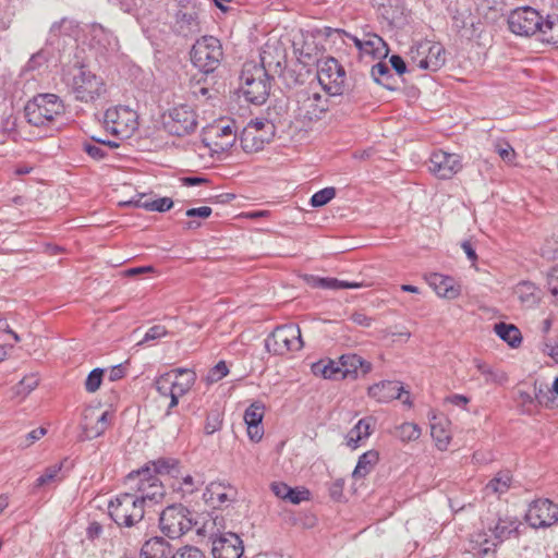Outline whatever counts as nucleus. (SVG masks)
<instances>
[{"label":"nucleus","mask_w":558,"mask_h":558,"mask_svg":"<svg viewBox=\"0 0 558 558\" xmlns=\"http://www.w3.org/2000/svg\"><path fill=\"white\" fill-rule=\"evenodd\" d=\"M379 460V454L376 450H368L364 452L357 460V464L353 470L352 476L355 480L364 478L371 473L373 468Z\"/></svg>","instance_id":"72a5a7b5"},{"label":"nucleus","mask_w":558,"mask_h":558,"mask_svg":"<svg viewBox=\"0 0 558 558\" xmlns=\"http://www.w3.org/2000/svg\"><path fill=\"white\" fill-rule=\"evenodd\" d=\"M159 527L169 538H179L193 527L191 512L180 504L168 506L160 513Z\"/></svg>","instance_id":"6e6552de"},{"label":"nucleus","mask_w":558,"mask_h":558,"mask_svg":"<svg viewBox=\"0 0 558 558\" xmlns=\"http://www.w3.org/2000/svg\"><path fill=\"white\" fill-rule=\"evenodd\" d=\"M165 130L175 136L193 133L198 125L197 114L189 105H179L162 116Z\"/></svg>","instance_id":"9b49d317"},{"label":"nucleus","mask_w":558,"mask_h":558,"mask_svg":"<svg viewBox=\"0 0 558 558\" xmlns=\"http://www.w3.org/2000/svg\"><path fill=\"white\" fill-rule=\"evenodd\" d=\"M222 426V416L219 411H211L208 413L204 426L205 434L213 435Z\"/></svg>","instance_id":"5fc2aeb1"},{"label":"nucleus","mask_w":558,"mask_h":558,"mask_svg":"<svg viewBox=\"0 0 558 558\" xmlns=\"http://www.w3.org/2000/svg\"><path fill=\"white\" fill-rule=\"evenodd\" d=\"M425 70L437 71L446 62L445 48L439 43L426 41Z\"/></svg>","instance_id":"c85d7f7f"},{"label":"nucleus","mask_w":558,"mask_h":558,"mask_svg":"<svg viewBox=\"0 0 558 558\" xmlns=\"http://www.w3.org/2000/svg\"><path fill=\"white\" fill-rule=\"evenodd\" d=\"M210 539L214 558H241L244 553L243 542L234 533L213 535Z\"/></svg>","instance_id":"dca6fc26"},{"label":"nucleus","mask_w":558,"mask_h":558,"mask_svg":"<svg viewBox=\"0 0 558 558\" xmlns=\"http://www.w3.org/2000/svg\"><path fill=\"white\" fill-rule=\"evenodd\" d=\"M217 136L219 138H223V137L228 138L227 142H216L215 143V145L221 150H228L229 148H231L233 146V144L236 141V134H235V131L233 130L232 124H227V125L221 126L218 130Z\"/></svg>","instance_id":"09e8293b"},{"label":"nucleus","mask_w":558,"mask_h":558,"mask_svg":"<svg viewBox=\"0 0 558 558\" xmlns=\"http://www.w3.org/2000/svg\"><path fill=\"white\" fill-rule=\"evenodd\" d=\"M105 128L120 138H129L137 130V113L124 106L108 108L104 118Z\"/></svg>","instance_id":"9d476101"},{"label":"nucleus","mask_w":558,"mask_h":558,"mask_svg":"<svg viewBox=\"0 0 558 558\" xmlns=\"http://www.w3.org/2000/svg\"><path fill=\"white\" fill-rule=\"evenodd\" d=\"M314 375H320L326 379H344L342 377V369L340 360L338 362L328 360L314 363L312 366Z\"/></svg>","instance_id":"f704fd0d"},{"label":"nucleus","mask_w":558,"mask_h":558,"mask_svg":"<svg viewBox=\"0 0 558 558\" xmlns=\"http://www.w3.org/2000/svg\"><path fill=\"white\" fill-rule=\"evenodd\" d=\"M246 426L248 438L254 442H258L264 436L262 424H246Z\"/></svg>","instance_id":"774afa93"},{"label":"nucleus","mask_w":558,"mask_h":558,"mask_svg":"<svg viewBox=\"0 0 558 558\" xmlns=\"http://www.w3.org/2000/svg\"><path fill=\"white\" fill-rule=\"evenodd\" d=\"M168 333L165 326L161 325H155L150 327L147 332L145 333L142 341H140L137 344L141 345L144 342L153 341L160 339L161 337H165Z\"/></svg>","instance_id":"680f3d73"},{"label":"nucleus","mask_w":558,"mask_h":558,"mask_svg":"<svg viewBox=\"0 0 558 558\" xmlns=\"http://www.w3.org/2000/svg\"><path fill=\"white\" fill-rule=\"evenodd\" d=\"M204 497L206 501L217 506H221L229 500L226 487L221 483H210L204 493Z\"/></svg>","instance_id":"a19ab883"},{"label":"nucleus","mask_w":558,"mask_h":558,"mask_svg":"<svg viewBox=\"0 0 558 558\" xmlns=\"http://www.w3.org/2000/svg\"><path fill=\"white\" fill-rule=\"evenodd\" d=\"M147 465L150 466L151 474L155 476L169 475L170 477L178 480L181 475L180 462L173 458H159L149 462Z\"/></svg>","instance_id":"cd10ccee"},{"label":"nucleus","mask_w":558,"mask_h":558,"mask_svg":"<svg viewBox=\"0 0 558 558\" xmlns=\"http://www.w3.org/2000/svg\"><path fill=\"white\" fill-rule=\"evenodd\" d=\"M553 392V388H535V401L541 405L550 407L554 402Z\"/></svg>","instance_id":"052dcab7"},{"label":"nucleus","mask_w":558,"mask_h":558,"mask_svg":"<svg viewBox=\"0 0 558 558\" xmlns=\"http://www.w3.org/2000/svg\"><path fill=\"white\" fill-rule=\"evenodd\" d=\"M108 512L119 526L131 527L143 520L145 509L134 494L123 493L109 502Z\"/></svg>","instance_id":"423d86ee"},{"label":"nucleus","mask_w":558,"mask_h":558,"mask_svg":"<svg viewBox=\"0 0 558 558\" xmlns=\"http://www.w3.org/2000/svg\"><path fill=\"white\" fill-rule=\"evenodd\" d=\"M396 437H398L402 442L414 441L421 436V428L410 422H405L398 427H396Z\"/></svg>","instance_id":"37998d69"},{"label":"nucleus","mask_w":558,"mask_h":558,"mask_svg":"<svg viewBox=\"0 0 558 558\" xmlns=\"http://www.w3.org/2000/svg\"><path fill=\"white\" fill-rule=\"evenodd\" d=\"M525 519L534 529L550 526L558 521V506L549 499L534 500L529 506Z\"/></svg>","instance_id":"4468645a"},{"label":"nucleus","mask_w":558,"mask_h":558,"mask_svg":"<svg viewBox=\"0 0 558 558\" xmlns=\"http://www.w3.org/2000/svg\"><path fill=\"white\" fill-rule=\"evenodd\" d=\"M312 286L316 287V288L329 289V290L357 289V288L362 287V284L360 282L339 280L337 278H329V277H327V278L313 277Z\"/></svg>","instance_id":"e433bc0d"},{"label":"nucleus","mask_w":558,"mask_h":558,"mask_svg":"<svg viewBox=\"0 0 558 558\" xmlns=\"http://www.w3.org/2000/svg\"><path fill=\"white\" fill-rule=\"evenodd\" d=\"M92 140L95 143L85 142L83 144V150L95 160H100L107 155V151L102 148V146H108L110 148L119 146L118 143L113 141H105L96 137H93Z\"/></svg>","instance_id":"58836bf2"},{"label":"nucleus","mask_w":558,"mask_h":558,"mask_svg":"<svg viewBox=\"0 0 558 558\" xmlns=\"http://www.w3.org/2000/svg\"><path fill=\"white\" fill-rule=\"evenodd\" d=\"M519 527L518 520L513 518H499L494 527H490V532L497 543H493L496 546L499 543L508 539Z\"/></svg>","instance_id":"c756f323"},{"label":"nucleus","mask_w":558,"mask_h":558,"mask_svg":"<svg viewBox=\"0 0 558 558\" xmlns=\"http://www.w3.org/2000/svg\"><path fill=\"white\" fill-rule=\"evenodd\" d=\"M62 466V462L48 466L37 478L35 486L41 487L54 482H60L62 480V476L60 475Z\"/></svg>","instance_id":"a18cd8bd"},{"label":"nucleus","mask_w":558,"mask_h":558,"mask_svg":"<svg viewBox=\"0 0 558 558\" xmlns=\"http://www.w3.org/2000/svg\"><path fill=\"white\" fill-rule=\"evenodd\" d=\"M271 140L272 137H266L264 133H255L252 128H245L240 137V144L245 153L252 154L262 150Z\"/></svg>","instance_id":"393cba45"},{"label":"nucleus","mask_w":558,"mask_h":558,"mask_svg":"<svg viewBox=\"0 0 558 558\" xmlns=\"http://www.w3.org/2000/svg\"><path fill=\"white\" fill-rule=\"evenodd\" d=\"M339 360L343 378L355 379L360 375H366L372 369V364L357 354H343Z\"/></svg>","instance_id":"aec40b11"},{"label":"nucleus","mask_w":558,"mask_h":558,"mask_svg":"<svg viewBox=\"0 0 558 558\" xmlns=\"http://www.w3.org/2000/svg\"><path fill=\"white\" fill-rule=\"evenodd\" d=\"M318 82L328 95H341L344 90L345 71L335 59L328 58L319 68Z\"/></svg>","instance_id":"ddd939ff"},{"label":"nucleus","mask_w":558,"mask_h":558,"mask_svg":"<svg viewBox=\"0 0 558 558\" xmlns=\"http://www.w3.org/2000/svg\"><path fill=\"white\" fill-rule=\"evenodd\" d=\"M24 111L28 123L49 126L64 113V105L54 94H39L26 104Z\"/></svg>","instance_id":"f03ea898"},{"label":"nucleus","mask_w":558,"mask_h":558,"mask_svg":"<svg viewBox=\"0 0 558 558\" xmlns=\"http://www.w3.org/2000/svg\"><path fill=\"white\" fill-rule=\"evenodd\" d=\"M112 413L104 411L98 414L95 408H87L83 412L82 429L83 439H94L101 436L112 421Z\"/></svg>","instance_id":"f3484780"},{"label":"nucleus","mask_w":558,"mask_h":558,"mask_svg":"<svg viewBox=\"0 0 558 558\" xmlns=\"http://www.w3.org/2000/svg\"><path fill=\"white\" fill-rule=\"evenodd\" d=\"M374 425L373 417L361 418L349 432L347 436V445L356 449L359 442L368 438L372 433V426Z\"/></svg>","instance_id":"bb28decb"},{"label":"nucleus","mask_w":558,"mask_h":558,"mask_svg":"<svg viewBox=\"0 0 558 558\" xmlns=\"http://www.w3.org/2000/svg\"><path fill=\"white\" fill-rule=\"evenodd\" d=\"M514 293L525 306H534L539 301L538 288L531 281H521L514 288Z\"/></svg>","instance_id":"2f4dec72"},{"label":"nucleus","mask_w":558,"mask_h":558,"mask_svg":"<svg viewBox=\"0 0 558 558\" xmlns=\"http://www.w3.org/2000/svg\"><path fill=\"white\" fill-rule=\"evenodd\" d=\"M426 41L418 43L410 50L411 63L418 69L425 70V54H426Z\"/></svg>","instance_id":"3c124183"},{"label":"nucleus","mask_w":558,"mask_h":558,"mask_svg":"<svg viewBox=\"0 0 558 558\" xmlns=\"http://www.w3.org/2000/svg\"><path fill=\"white\" fill-rule=\"evenodd\" d=\"M265 407L260 402H253L244 412L245 424H262Z\"/></svg>","instance_id":"de8ad7c7"},{"label":"nucleus","mask_w":558,"mask_h":558,"mask_svg":"<svg viewBox=\"0 0 558 558\" xmlns=\"http://www.w3.org/2000/svg\"><path fill=\"white\" fill-rule=\"evenodd\" d=\"M270 76L263 65L245 63L240 75V89L246 101L262 105L270 90Z\"/></svg>","instance_id":"f257e3e1"},{"label":"nucleus","mask_w":558,"mask_h":558,"mask_svg":"<svg viewBox=\"0 0 558 558\" xmlns=\"http://www.w3.org/2000/svg\"><path fill=\"white\" fill-rule=\"evenodd\" d=\"M63 81L75 99L82 102H93L104 96L107 90L104 80L84 66L77 69L72 75H65Z\"/></svg>","instance_id":"7ed1b4c3"},{"label":"nucleus","mask_w":558,"mask_h":558,"mask_svg":"<svg viewBox=\"0 0 558 558\" xmlns=\"http://www.w3.org/2000/svg\"><path fill=\"white\" fill-rule=\"evenodd\" d=\"M265 348L276 355L301 350L303 341L299 326L289 324L277 327L265 340Z\"/></svg>","instance_id":"1a4fd4ad"},{"label":"nucleus","mask_w":558,"mask_h":558,"mask_svg":"<svg viewBox=\"0 0 558 558\" xmlns=\"http://www.w3.org/2000/svg\"><path fill=\"white\" fill-rule=\"evenodd\" d=\"M122 206H134L144 208L149 211L165 213L168 211L172 206L173 202L170 197H160L157 199H150L146 194H136L132 199L120 203Z\"/></svg>","instance_id":"4be33fe9"},{"label":"nucleus","mask_w":558,"mask_h":558,"mask_svg":"<svg viewBox=\"0 0 558 558\" xmlns=\"http://www.w3.org/2000/svg\"><path fill=\"white\" fill-rule=\"evenodd\" d=\"M494 330L498 337L507 342L511 348H517L522 342V336L519 328L512 324L498 323L494 326Z\"/></svg>","instance_id":"c9c22d12"},{"label":"nucleus","mask_w":558,"mask_h":558,"mask_svg":"<svg viewBox=\"0 0 558 558\" xmlns=\"http://www.w3.org/2000/svg\"><path fill=\"white\" fill-rule=\"evenodd\" d=\"M46 61L47 56L43 50H40L31 57L26 64V68L27 70H36L37 68L41 66Z\"/></svg>","instance_id":"338daca9"},{"label":"nucleus","mask_w":558,"mask_h":558,"mask_svg":"<svg viewBox=\"0 0 558 558\" xmlns=\"http://www.w3.org/2000/svg\"><path fill=\"white\" fill-rule=\"evenodd\" d=\"M128 481H137L134 497L140 499V504L145 509L151 505L159 504L165 497V488L160 480L151 474L149 465L132 471L128 475Z\"/></svg>","instance_id":"20e7f679"},{"label":"nucleus","mask_w":558,"mask_h":558,"mask_svg":"<svg viewBox=\"0 0 558 558\" xmlns=\"http://www.w3.org/2000/svg\"><path fill=\"white\" fill-rule=\"evenodd\" d=\"M179 478H181V483L178 486V489L182 490L184 494H192L204 484L201 478H195L192 475L183 474L182 472Z\"/></svg>","instance_id":"603ef678"},{"label":"nucleus","mask_w":558,"mask_h":558,"mask_svg":"<svg viewBox=\"0 0 558 558\" xmlns=\"http://www.w3.org/2000/svg\"><path fill=\"white\" fill-rule=\"evenodd\" d=\"M104 371L101 368L93 369L86 380H85V389L88 392H95L99 389L102 380Z\"/></svg>","instance_id":"13d9d810"},{"label":"nucleus","mask_w":558,"mask_h":558,"mask_svg":"<svg viewBox=\"0 0 558 558\" xmlns=\"http://www.w3.org/2000/svg\"><path fill=\"white\" fill-rule=\"evenodd\" d=\"M474 20V16L469 11H457L452 16V27L462 36H471L473 34Z\"/></svg>","instance_id":"4c0bfd02"},{"label":"nucleus","mask_w":558,"mask_h":558,"mask_svg":"<svg viewBox=\"0 0 558 558\" xmlns=\"http://www.w3.org/2000/svg\"><path fill=\"white\" fill-rule=\"evenodd\" d=\"M142 558H171V545L163 537L155 536L146 541L141 549Z\"/></svg>","instance_id":"b1692460"},{"label":"nucleus","mask_w":558,"mask_h":558,"mask_svg":"<svg viewBox=\"0 0 558 558\" xmlns=\"http://www.w3.org/2000/svg\"><path fill=\"white\" fill-rule=\"evenodd\" d=\"M403 386L400 381L385 380L375 384L368 388V396L375 398L378 402H389L395 399H401Z\"/></svg>","instance_id":"412c9836"},{"label":"nucleus","mask_w":558,"mask_h":558,"mask_svg":"<svg viewBox=\"0 0 558 558\" xmlns=\"http://www.w3.org/2000/svg\"><path fill=\"white\" fill-rule=\"evenodd\" d=\"M229 373L228 366L226 362H218L207 374V381L209 384L217 383L223 377H226Z\"/></svg>","instance_id":"bf43d9fd"},{"label":"nucleus","mask_w":558,"mask_h":558,"mask_svg":"<svg viewBox=\"0 0 558 558\" xmlns=\"http://www.w3.org/2000/svg\"><path fill=\"white\" fill-rule=\"evenodd\" d=\"M461 168V158L457 154L437 150L429 158V171L442 180L452 178Z\"/></svg>","instance_id":"2eb2a0df"},{"label":"nucleus","mask_w":558,"mask_h":558,"mask_svg":"<svg viewBox=\"0 0 558 558\" xmlns=\"http://www.w3.org/2000/svg\"><path fill=\"white\" fill-rule=\"evenodd\" d=\"M508 24L513 34L531 36L539 32L542 16L531 7L517 8L510 13Z\"/></svg>","instance_id":"f8f14e48"},{"label":"nucleus","mask_w":558,"mask_h":558,"mask_svg":"<svg viewBox=\"0 0 558 558\" xmlns=\"http://www.w3.org/2000/svg\"><path fill=\"white\" fill-rule=\"evenodd\" d=\"M327 93L322 94L314 88L301 89L295 94V116L302 122H313L323 119L330 107Z\"/></svg>","instance_id":"39448f33"},{"label":"nucleus","mask_w":558,"mask_h":558,"mask_svg":"<svg viewBox=\"0 0 558 558\" xmlns=\"http://www.w3.org/2000/svg\"><path fill=\"white\" fill-rule=\"evenodd\" d=\"M512 476L509 471L498 472L485 486L486 495L501 496L511 486Z\"/></svg>","instance_id":"473e14b6"},{"label":"nucleus","mask_w":558,"mask_h":558,"mask_svg":"<svg viewBox=\"0 0 558 558\" xmlns=\"http://www.w3.org/2000/svg\"><path fill=\"white\" fill-rule=\"evenodd\" d=\"M548 289L550 293L558 298V265L554 266L549 274L547 280Z\"/></svg>","instance_id":"69168bd1"},{"label":"nucleus","mask_w":558,"mask_h":558,"mask_svg":"<svg viewBox=\"0 0 558 558\" xmlns=\"http://www.w3.org/2000/svg\"><path fill=\"white\" fill-rule=\"evenodd\" d=\"M90 43L100 52H113L118 50L117 37L99 24L90 27Z\"/></svg>","instance_id":"5701e85b"},{"label":"nucleus","mask_w":558,"mask_h":558,"mask_svg":"<svg viewBox=\"0 0 558 558\" xmlns=\"http://www.w3.org/2000/svg\"><path fill=\"white\" fill-rule=\"evenodd\" d=\"M496 151L501 157L502 160L507 162H512L515 157V151L512 146L508 143L496 145Z\"/></svg>","instance_id":"0e129e2a"},{"label":"nucleus","mask_w":558,"mask_h":558,"mask_svg":"<svg viewBox=\"0 0 558 558\" xmlns=\"http://www.w3.org/2000/svg\"><path fill=\"white\" fill-rule=\"evenodd\" d=\"M222 46L214 36H203L192 47L191 60L204 73L214 72L222 60Z\"/></svg>","instance_id":"0eeeda50"},{"label":"nucleus","mask_w":558,"mask_h":558,"mask_svg":"<svg viewBox=\"0 0 558 558\" xmlns=\"http://www.w3.org/2000/svg\"><path fill=\"white\" fill-rule=\"evenodd\" d=\"M155 386L161 396L170 397L171 400L173 396V369L157 377Z\"/></svg>","instance_id":"49530a36"},{"label":"nucleus","mask_w":558,"mask_h":558,"mask_svg":"<svg viewBox=\"0 0 558 558\" xmlns=\"http://www.w3.org/2000/svg\"><path fill=\"white\" fill-rule=\"evenodd\" d=\"M430 435H432L433 439L435 440L436 447L439 450L447 449V447L450 442L451 436H450L449 432L447 430L446 424H444L441 422L432 424Z\"/></svg>","instance_id":"79ce46f5"},{"label":"nucleus","mask_w":558,"mask_h":558,"mask_svg":"<svg viewBox=\"0 0 558 558\" xmlns=\"http://www.w3.org/2000/svg\"><path fill=\"white\" fill-rule=\"evenodd\" d=\"M171 558H206L203 550L193 545L180 547Z\"/></svg>","instance_id":"4d7b16f0"},{"label":"nucleus","mask_w":558,"mask_h":558,"mask_svg":"<svg viewBox=\"0 0 558 558\" xmlns=\"http://www.w3.org/2000/svg\"><path fill=\"white\" fill-rule=\"evenodd\" d=\"M543 40L553 45L558 44V15H548L539 28Z\"/></svg>","instance_id":"ea45409f"},{"label":"nucleus","mask_w":558,"mask_h":558,"mask_svg":"<svg viewBox=\"0 0 558 558\" xmlns=\"http://www.w3.org/2000/svg\"><path fill=\"white\" fill-rule=\"evenodd\" d=\"M310 499V490L305 488H292L290 487V494L287 500L293 505H299L302 501Z\"/></svg>","instance_id":"e2e57ef3"},{"label":"nucleus","mask_w":558,"mask_h":558,"mask_svg":"<svg viewBox=\"0 0 558 558\" xmlns=\"http://www.w3.org/2000/svg\"><path fill=\"white\" fill-rule=\"evenodd\" d=\"M371 74L375 82L383 84L386 87H389V85L384 82L386 77L389 78L391 76L390 69L386 63L378 62L375 65H373Z\"/></svg>","instance_id":"6e6d98bb"},{"label":"nucleus","mask_w":558,"mask_h":558,"mask_svg":"<svg viewBox=\"0 0 558 558\" xmlns=\"http://www.w3.org/2000/svg\"><path fill=\"white\" fill-rule=\"evenodd\" d=\"M362 53L369 54L374 58L386 57L388 46L381 37L376 34H366L363 37Z\"/></svg>","instance_id":"7c9ffc66"},{"label":"nucleus","mask_w":558,"mask_h":558,"mask_svg":"<svg viewBox=\"0 0 558 558\" xmlns=\"http://www.w3.org/2000/svg\"><path fill=\"white\" fill-rule=\"evenodd\" d=\"M427 282L440 298L453 300L457 299L461 293L460 286L457 284L452 277L444 276L440 274H432L427 278Z\"/></svg>","instance_id":"6ab92c4d"},{"label":"nucleus","mask_w":558,"mask_h":558,"mask_svg":"<svg viewBox=\"0 0 558 558\" xmlns=\"http://www.w3.org/2000/svg\"><path fill=\"white\" fill-rule=\"evenodd\" d=\"M336 196L335 187H325L316 192L311 198V205L313 207H322L330 202Z\"/></svg>","instance_id":"864d4df0"},{"label":"nucleus","mask_w":558,"mask_h":558,"mask_svg":"<svg viewBox=\"0 0 558 558\" xmlns=\"http://www.w3.org/2000/svg\"><path fill=\"white\" fill-rule=\"evenodd\" d=\"M474 365L477 371L485 377L486 383L501 384L507 379L505 373L496 372L493 367L481 360H474Z\"/></svg>","instance_id":"c03bdc74"},{"label":"nucleus","mask_w":558,"mask_h":558,"mask_svg":"<svg viewBox=\"0 0 558 558\" xmlns=\"http://www.w3.org/2000/svg\"><path fill=\"white\" fill-rule=\"evenodd\" d=\"M196 375L187 368L173 369V396L168 405L166 415L170 414V410L179 403V398L187 393L195 384Z\"/></svg>","instance_id":"a211bd4d"},{"label":"nucleus","mask_w":558,"mask_h":558,"mask_svg":"<svg viewBox=\"0 0 558 558\" xmlns=\"http://www.w3.org/2000/svg\"><path fill=\"white\" fill-rule=\"evenodd\" d=\"M246 128H252L255 133L266 134V137H274L276 133V126L272 122L265 119H254L248 122Z\"/></svg>","instance_id":"8fccbe9b"},{"label":"nucleus","mask_w":558,"mask_h":558,"mask_svg":"<svg viewBox=\"0 0 558 558\" xmlns=\"http://www.w3.org/2000/svg\"><path fill=\"white\" fill-rule=\"evenodd\" d=\"M78 33L80 27L77 23L74 20L63 17L51 25L48 40L50 44H54L56 40L62 36L76 38Z\"/></svg>","instance_id":"a878e982"}]
</instances>
